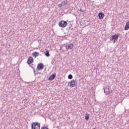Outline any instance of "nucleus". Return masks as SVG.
I'll list each match as a JSON object with an SVG mask.
<instances>
[{
    "label": "nucleus",
    "mask_w": 129,
    "mask_h": 129,
    "mask_svg": "<svg viewBox=\"0 0 129 129\" xmlns=\"http://www.w3.org/2000/svg\"><path fill=\"white\" fill-rule=\"evenodd\" d=\"M40 124L39 122H33L32 123L31 129H41Z\"/></svg>",
    "instance_id": "obj_1"
},
{
    "label": "nucleus",
    "mask_w": 129,
    "mask_h": 129,
    "mask_svg": "<svg viewBox=\"0 0 129 129\" xmlns=\"http://www.w3.org/2000/svg\"><path fill=\"white\" fill-rule=\"evenodd\" d=\"M70 87H75L77 85V81L76 80H72L68 84Z\"/></svg>",
    "instance_id": "obj_2"
},
{
    "label": "nucleus",
    "mask_w": 129,
    "mask_h": 129,
    "mask_svg": "<svg viewBox=\"0 0 129 129\" xmlns=\"http://www.w3.org/2000/svg\"><path fill=\"white\" fill-rule=\"evenodd\" d=\"M68 25V23H67V22L61 20L60 22H59L58 25L60 28H65Z\"/></svg>",
    "instance_id": "obj_3"
},
{
    "label": "nucleus",
    "mask_w": 129,
    "mask_h": 129,
    "mask_svg": "<svg viewBox=\"0 0 129 129\" xmlns=\"http://www.w3.org/2000/svg\"><path fill=\"white\" fill-rule=\"evenodd\" d=\"M111 41H113V43H115L117 40H118V35L115 34L114 35H112V36L110 38Z\"/></svg>",
    "instance_id": "obj_4"
},
{
    "label": "nucleus",
    "mask_w": 129,
    "mask_h": 129,
    "mask_svg": "<svg viewBox=\"0 0 129 129\" xmlns=\"http://www.w3.org/2000/svg\"><path fill=\"white\" fill-rule=\"evenodd\" d=\"M104 92L105 93L106 95H108L109 93H110V91H109V87L108 86H106L104 87Z\"/></svg>",
    "instance_id": "obj_5"
},
{
    "label": "nucleus",
    "mask_w": 129,
    "mask_h": 129,
    "mask_svg": "<svg viewBox=\"0 0 129 129\" xmlns=\"http://www.w3.org/2000/svg\"><path fill=\"white\" fill-rule=\"evenodd\" d=\"M37 69L38 70H42L44 69V64L43 63H40L37 65Z\"/></svg>",
    "instance_id": "obj_6"
},
{
    "label": "nucleus",
    "mask_w": 129,
    "mask_h": 129,
    "mask_svg": "<svg viewBox=\"0 0 129 129\" xmlns=\"http://www.w3.org/2000/svg\"><path fill=\"white\" fill-rule=\"evenodd\" d=\"M33 62H34V58H33L32 57H30L28 58L27 64H28V65H30V64H32Z\"/></svg>",
    "instance_id": "obj_7"
},
{
    "label": "nucleus",
    "mask_w": 129,
    "mask_h": 129,
    "mask_svg": "<svg viewBox=\"0 0 129 129\" xmlns=\"http://www.w3.org/2000/svg\"><path fill=\"white\" fill-rule=\"evenodd\" d=\"M67 5V1H63L60 4H58V7L61 8V7H63V6H66Z\"/></svg>",
    "instance_id": "obj_8"
},
{
    "label": "nucleus",
    "mask_w": 129,
    "mask_h": 129,
    "mask_svg": "<svg viewBox=\"0 0 129 129\" xmlns=\"http://www.w3.org/2000/svg\"><path fill=\"white\" fill-rule=\"evenodd\" d=\"M98 17L100 20H102L104 18V13L101 12L98 14Z\"/></svg>",
    "instance_id": "obj_9"
},
{
    "label": "nucleus",
    "mask_w": 129,
    "mask_h": 129,
    "mask_svg": "<svg viewBox=\"0 0 129 129\" xmlns=\"http://www.w3.org/2000/svg\"><path fill=\"white\" fill-rule=\"evenodd\" d=\"M74 47V45L73 43L69 44L68 45V49L67 50H72Z\"/></svg>",
    "instance_id": "obj_10"
},
{
    "label": "nucleus",
    "mask_w": 129,
    "mask_h": 129,
    "mask_svg": "<svg viewBox=\"0 0 129 129\" xmlns=\"http://www.w3.org/2000/svg\"><path fill=\"white\" fill-rule=\"evenodd\" d=\"M55 77H56V75L52 74L49 77L48 80H54V79H55Z\"/></svg>",
    "instance_id": "obj_11"
},
{
    "label": "nucleus",
    "mask_w": 129,
    "mask_h": 129,
    "mask_svg": "<svg viewBox=\"0 0 129 129\" xmlns=\"http://www.w3.org/2000/svg\"><path fill=\"white\" fill-rule=\"evenodd\" d=\"M128 29H129V21L127 22L126 23V24H125V27H124V30H125V31H127V30H128Z\"/></svg>",
    "instance_id": "obj_12"
},
{
    "label": "nucleus",
    "mask_w": 129,
    "mask_h": 129,
    "mask_svg": "<svg viewBox=\"0 0 129 129\" xmlns=\"http://www.w3.org/2000/svg\"><path fill=\"white\" fill-rule=\"evenodd\" d=\"M39 53L37 52V51H35L34 52V53H32V56L33 57H38L39 55Z\"/></svg>",
    "instance_id": "obj_13"
},
{
    "label": "nucleus",
    "mask_w": 129,
    "mask_h": 129,
    "mask_svg": "<svg viewBox=\"0 0 129 129\" xmlns=\"http://www.w3.org/2000/svg\"><path fill=\"white\" fill-rule=\"evenodd\" d=\"M45 56H46V57H50V53H49V50H46L45 51Z\"/></svg>",
    "instance_id": "obj_14"
},
{
    "label": "nucleus",
    "mask_w": 129,
    "mask_h": 129,
    "mask_svg": "<svg viewBox=\"0 0 129 129\" xmlns=\"http://www.w3.org/2000/svg\"><path fill=\"white\" fill-rule=\"evenodd\" d=\"M87 116H85V119L86 120H88V119H89V114H87Z\"/></svg>",
    "instance_id": "obj_15"
},
{
    "label": "nucleus",
    "mask_w": 129,
    "mask_h": 129,
    "mask_svg": "<svg viewBox=\"0 0 129 129\" xmlns=\"http://www.w3.org/2000/svg\"><path fill=\"white\" fill-rule=\"evenodd\" d=\"M54 63H55V58H53L51 61V65H54Z\"/></svg>",
    "instance_id": "obj_16"
},
{
    "label": "nucleus",
    "mask_w": 129,
    "mask_h": 129,
    "mask_svg": "<svg viewBox=\"0 0 129 129\" xmlns=\"http://www.w3.org/2000/svg\"><path fill=\"white\" fill-rule=\"evenodd\" d=\"M72 78H73V76H72V75H69L68 76L69 79H72Z\"/></svg>",
    "instance_id": "obj_17"
},
{
    "label": "nucleus",
    "mask_w": 129,
    "mask_h": 129,
    "mask_svg": "<svg viewBox=\"0 0 129 129\" xmlns=\"http://www.w3.org/2000/svg\"><path fill=\"white\" fill-rule=\"evenodd\" d=\"M80 12H81V13H85V11H83L82 9H80Z\"/></svg>",
    "instance_id": "obj_18"
},
{
    "label": "nucleus",
    "mask_w": 129,
    "mask_h": 129,
    "mask_svg": "<svg viewBox=\"0 0 129 129\" xmlns=\"http://www.w3.org/2000/svg\"><path fill=\"white\" fill-rule=\"evenodd\" d=\"M41 129H48L46 126H43L41 127Z\"/></svg>",
    "instance_id": "obj_19"
},
{
    "label": "nucleus",
    "mask_w": 129,
    "mask_h": 129,
    "mask_svg": "<svg viewBox=\"0 0 129 129\" xmlns=\"http://www.w3.org/2000/svg\"><path fill=\"white\" fill-rule=\"evenodd\" d=\"M38 78H40V77H38Z\"/></svg>",
    "instance_id": "obj_20"
}]
</instances>
